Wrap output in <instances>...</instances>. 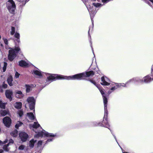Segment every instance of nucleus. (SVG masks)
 <instances>
[{"mask_svg": "<svg viewBox=\"0 0 153 153\" xmlns=\"http://www.w3.org/2000/svg\"><path fill=\"white\" fill-rule=\"evenodd\" d=\"M94 74V73L92 71L83 72L68 76L57 74H49L48 75L47 79L49 81H52L56 79H63L68 80H81L84 79L85 77L92 76Z\"/></svg>", "mask_w": 153, "mask_h": 153, "instance_id": "nucleus-1", "label": "nucleus"}, {"mask_svg": "<svg viewBox=\"0 0 153 153\" xmlns=\"http://www.w3.org/2000/svg\"><path fill=\"white\" fill-rule=\"evenodd\" d=\"M6 49L8 50L10 49L9 51V54L8 55V59L11 61L16 56L17 54L20 49L19 47H15L14 49L9 48L7 45H6L5 46Z\"/></svg>", "mask_w": 153, "mask_h": 153, "instance_id": "nucleus-2", "label": "nucleus"}, {"mask_svg": "<svg viewBox=\"0 0 153 153\" xmlns=\"http://www.w3.org/2000/svg\"><path fill=\"white\" fill-rule=\"evenodd\" d=\"M90 81L91 82L93 83L96 86L102 95L103 99L104 106H105V109L106 104L108 102L107 99L106 97V94H105V92L104 91L103 89L102 88H100L99 85H96V82L92 80H90Z\"/></svg>", "mask_w": 153, "mask_h": 153, "instance_id": "nucleus-3", "label": "nucleus"}, {"mask_svg": "<svg viewBox=\"0 0 153 153\" xmlns=\"http://www.w3.org/2000/svg\"><path fill=\"white\" fill-rule=\"evenodd\" d=\"M6 7L9 12L13 13L16 9V6L15 2L13 0H9L6 3Z\"/></svg>", "mask_w": 153, "mask_h": 153, "instance_id": "nucleus-4", "label": "nucleus"}, {"mask_svg": "<svg viewBox=\"0 0 153 153\" xmlns=\"http://www.w3.org/2000/svg\"><path fill=\"white\" fill-rule=\"evenodd\" d=\"M104 107H105L104 106ZM104 110H105V114L104 117V119L102 123H99L97 125H96L97 126H103L107 128H108L109 130H110V128H108L109 126L108 124V123L107 121V116L108 115V111L107 110V104H106V107H105H105H104Z\"/></svg>", "mask_w": 153, "mask_h": 153, "instance_id": "nucleus-5", "label": "nucleus"}, {"mask_svg": "<svg viewBox=\"0 0 153 153\" xmlns=\"http://www.w3.org/2000/svg\"><path fill=\"white\" fill-rule=\"evenodd\" d=\"M104 107H105L104 106ZM104 110H105V114L104 117V119L102 123H99L97 125H96L97 126H103L107 128H108L109 130H110V128H108L109 126L108 124V123L107 121V116L108 115V111L107 110V104H106V107H105H105H104Z\"/></svg>", "mask_w": 153, "mask_h": 153, "instance_id": "nucleus-6", "label": "nucleus"}, {"mask_svg": "<svg viewBox=\"0 0 153 153\" xmlns=\"http://www.w3.org/2000/svg\"><path fill=\"white\" fill-rule=\"evenodd\" d=\"M56 136V135L52 133H50L46 131L45 130H43L41 132H38V134L35 135L36 138L40 137L46 136L47 137H53Z\"/></svg>", "mask_w": 153, "mask_h": 153, "instance_id": "nucleus-7", "label": "nucleus"}, {"mask_svg": "<svg viewBox=\"0 0 153 153\" xmlns=\"http://www.w3.org/2000/svg\"><path fill=\"white\" fill-rule=\"evenodd\" d=\"M27 101L29 104L30 108L31 110L34 109L35 105V100L34 98L33 97H30L27 99Z\"/></svg>", "mask_w": 153, "mask_h": 153, "instance_id": "nucleus-8", "label": "nucleus"}, {"mask_svg": "<svg viewBox=\"0 0 153 153\" xmlns=\"http://www.w3.org/2000/svg\"><path fill=\"white\" fill-rule=\"evenodd\" d=\"M144 82L143 78L141 79L140 78H135L131 79H130L127 81L126 83L128 82L134 83H141Z\"/></svg>", "mask_w": 153, "mask_h": 153, "instance_id": "nucleus-9", "label": "nucleus"}, {"mask_svg": "<svg viewBox=\"0 0 153 153\" xmlns=\"http://www.w3.org/2000/svg\"><path fill=\"white\" fill-rule=\"evenodd\" d=\"M3 122L4 125L7 127H9L11 123V119L8 117H4L3 120Z\"/></svg>", "mask_w": 153, "mask_h": 153, "instance_id": "nucleus-10", "label": "nucleus"}, {"mask_svg": "<svg viewBox=\"0 0 153 153\" xmlns=\"http://www.w3.org/2000/svg\"><path fill=\"white\" fill-rule=\"evenodd\" d=\"M19 136L21 140L23 142L26 141L28 137V135L24 132L20 133Z\"/></svg>", "mask_w": 153, "mask_h": 153, "instance_id": "nucleus-11", "label": "nucleus"}, {"mask_svg": "<svg viewBox=\"0 0 153 153\" xmlns=\"http://www.w3.org/2000/svg\"><path fill=\"white\" fill-rule=\"evenodd\" d=\"M101 84L103 85H108L110 84L108 82L109 80L107 77L102 76L101 77Z\"/></svg>", "mask_w": 153, "mask_h": 153, "instance_id": "nucleus-12", "label": "nucleus"}, {"mask_svg": "<svg viewBox=\"0 0 153 153\" xmlns=\"http://www.w3.org/2000/svg\"><path fill=\"white\" fill-rule=\"evenodd\" d=\"M13 92L10 90H7L6 91L5 94L6 97L8 98L10 101L12 100V96L13 95Z\"/></svg>", "mask_w": 153, "mask_h": 153, "instance_id": "nucleus-13", "label": "nucleus"}, {"mask_svg": "<svg viewBox=\"0 0 153 153\" xmlns=\"http://www.w3.org/2000/svg\"><path fill=\"white\" fill-rule=\"evenodd\" d=\"M85 5L88 9V11L89 12V13L90 15L91 19L92 22L93 21V18L94 17V16L95 14V12L92 11L91 7H88V6H87L86 5Z\"/></svg>", "mask_w": 153, "mask_h": 153, "instance_id": "nucleus-14", "label": "nucleus"}, {"mask_svg": "<svg viewBox=\"0 0 153 153\" xmlns=\"http://www.w3.org/2000/svg\"><path fill=\"white\" fill-rule=\"evenodd\" d=\"M35 85L30 84V85H26L25 87L26 88V91L27 93L29 92L32 90L33 88L36 87Z\"/></svg>", "mask_w": 153, "mask_h": 153, "instance_id": "nucleus-15", "label": "nucleus"}, {"mask_svg": "<svg viewBox=\"0 0 153 153\" xmlns=\"http://www.w3.org/2000/svg\"><path fill=\"white\" fill-rule=\"evenodd\" d=\"M29 64V62H26L23 60H21L19 62V66L22 67H28Z\"/></svg>", "mask_w": 153, "mask_h": 153, "instance_id": "nucleus-16", "label": "nucleus"}, {"mask_svg": "<svg viewBox=\"0 0 153 153\" xmlns=\"http://www.w3.org/2000/svg\"><path fill=\"white\" fill-rule=\"evenodd\" d=\"M13 142L14 141L12 139H10L9 140V143L7 145H4L3 148L4 150L7 152L9 150V149L8 147V146L10 145V144L13 143Z\"/></svg>", "mask_w": 153, "mask_h": 153, "instance_id": "nucleus-17", "label": "nucleus"}, {"mask_svg": "<svg viewBox=\"0 0 153 153\" xmlns=\"http://www.w3.org/2000/svg\"><path fill=\"white\" fill-rule=\"evenodd\" d=\"M127 82H126V84H124V83H114V84L116 85V86L118 88H121L122 87H126V85L128 84H130V82H128V83H126Z\"/></svg>", "mask_w": 153, "mask_h": 153, "instance_id": "nucleus-18", "label": "nucleus"}, {"mask_svg": "<svg viewBox=\"0 0 153 153\" xmlns=\"http://www.w3.org/2000/svg\"><path fill=\"white\" fill-rule=\"evenodd\" d=\"M15 96L16 97L21 98L23 97L24 95L21 91H17L16 93Z\"/></svg>", "mask_w": 153, "mask_h": 153, "instance_id": "nucleus-19", "label": "nucleus"}, {"mask_svg": "<svg viewBox=\"0 0 153 153\" xmlns=\"http://www.w3.org/2000/svg\"><path fill=\"white\" fill-rule=\"evenodd\" d=\"M143 82L147 83L150 82L151 80V78L149 76H147L143 78Z\"/></svg>", "mask_w": 153, "mask_h": 153, "instance_id": "nucleus-20", "label": "nucleus"}, {"mask_svg": "<svg viewBox=\"0 0 153 153\" xmlns=\"http://www.w3.org/2000/svg\"><path fill=\"white\" fill-rule=\"evenodd\" d=\"M114 83L113 84V85L114 86L111 87L110 90L108 92V94H111L112 92L118 88L116 86V85H115Z\"/></svg>", "mask_w": 153, "mask_h": 153, "instance_id": "nucleus-21", "label": "nucleus"}, {"mask_svg": "<svg viewBox=\"0 0 153 153\" xmlns=\"http://www.w3.org/2000/svg\"><path fill=\"white\" fill-rule=\"evenodd\" d=\"M14 107L17 109H19L22 108V103L21 102H16L14 104Z\"/></svg>", "mask_w": 153, "mask_h": 153, "instance_id": "nucleus-22", "label": "nucleus"}, {"mask_svg": "<svg viewBox=\"0 0 153 153\" xmlns=\"http://www.w3.org/2000/svg\"><path fill=\"white\" fill-rule=\"evenodd\" d=\"M12 81L13 78L12 76H9L7 78V81L8 84L10 86H12L13 85L12 82Z\"/></svg>", "mask_w": 153, "mask_h": 153, "instance_id": "nucleus-23", "label": "nucleus"}, {"mask_svg": "<svg viewBox=\"0 0 153 153\" xmlns=\"http://www.w3.org/2000/svg\"><path fill=\"white\" fill-rule=\"evenodd\" d=\"M33 74L35 75L38 76H42V72L39 70H34L33 71Z\"/></svg>", "mask_w": 153, "mask_h": 153, "instance_id": "nucleus-24", "label": "nucleus"}, {"mask_svg": "<svg viewBox=\"0 0 153 153\" xmlns=\"http://www.w3.org/2000/svg\"><path fill=\"white\" fill-rule=\"evenodd\" d=\"M27 116L30 120H33L35 118V116L31 112L27 113Z\"/></svg>", "mask_w": 153, "mask_h": 153, "instance_id": "nucleus-25", "label": "nucleus"}, {"mask_svg": "<svg viewBox=\"0 0 153 153\" xmlns=\"http://www.w3.org/2000/svg\"><path fill=\"white\" fill-rule=\"evenodd\" d=\"M18 131L16 130H14L10 133V134L12 136L16 137L18 135Z\"/></svg>", "mask_w": 153, "mask_h": 153, "instance_id": "nucleus-26", "label": "nucleus"}, {"mask_svg": "<svg viewBox=\"0 0 153 153\" xmlns=\"http://www.w3.org/2000/svg\"><path fill=\"white\" fill-rule=\"evenodd\" d=\"M36 140H31L29 143V146L30 147L33 148L34 146V143L36 142Z\"/></svg>", "mask_w": 153, "mask_h": 153, "instance_id": "nucleus-27", "label": "nucleus"}, {"mask_svg": "<svg viewBox=\"0 0 153 153\" xmlns=\"http://www.w3.org/2000/svg\"><path fill=\"white\" fill-rule=\"evenodd\" d=\"M40 126V125L37 122H35L32 126L34 128H36Z\"/></svg>", "mask_w": 153, "mask_h": 153, "instance_id": "nucleus-28", "label": "nucleus"}, {"mask_svg": "<svg viewBox=\"0 0 153 153\" xmlns=\"http://www.w3.org/2000/svg\"><path fill=\"white\" fill-rule=\"evenodd\" d=\"M15 37L17 38L16 41L19 42L20 34L19 33H16L14 34Z\"/></svg>", "mask_w": 153, "mask_h": 153, "instance_id": "nucleus-29", "label": "nucleus"}, {"mask_svg": "<svg viewBox=\"0 0 153 153\" xmlns=\"http://www.w3.org/2000/svg\"><path fill=\"white\" fill-rule=\"evenodd\" d=\"M23 123L20 121H18L15 126V127L16 128L22 126L23 125Z\"/></svg>", "mask_w": 153, "mask_h": 153, "instance_id": "nucleus-30", "label": "nucleus"}, {"mask_svg": "<svg viewBox=\"0 0 153 153\" xmlns=\"http://www.w3.org/2000/svg\"><path fill=\"white\" fill-rule=\"evenodd\" d=\"M0 113L2 116H4L7 114V112L6 111L1 110L0 111Z\"/></svg>", "mask_w": 153, "mask_h": 153, "instance_id": "nucleus-31", "label": "nucleus"}, {"mask_svg": "<svg viewBox=\"0 0 153 153\" xmlns=\"http://www.w3.org/2000/svg\"><path fill=\"white\" fill-rule=\"evenodd\" d=\"M93 4L95 7H101L102 6V5L101 4L97 3H93Z\"/></svg>", "mask_w": 153, "mask_h": 153, "instance_id": "nucleus-32", "label": "nucleus"}, {"mask_svg": "<svg viewBox=\"0 0 153 153\" xmlns=\"http://www.w3.org/2000/svg\"><path fill=\"white\" fill-rule=\"evenodd\" d=\"M15 32V28L13 27H12L11 28V31H10V34L13 35Z\"/></svg>", "mask_w": 153, "mask_h": 153, "instance_id": "nucleus-33", "label": "nucleus"}, {"mask_svg": "<svg viewBox=\"0 0 153 153\" xmlns=\"http://www.w3.org/2000/svg\"><path fill=\"white\" fill-rule=\"evenodd\" d=\"M5 104L0 100V107L1 108H4L5 107Z\"/></svg>", "mask_w": 153, "mask_h": 153, "instance_id": "nucleus-34", "label": "nucleus"}, {"mask_svg": "<svg viewBox=\"0 0 153 153\" xmlns=\"http://www.w3.org/2000/svg\"><path fill=\"white\" fill-rule=\"evenodd\" d=\"M20 6H23L24 5L26 2L25 1V0H20Z\"/></svg>", "mask_w": 153, "mask_h": 153, "instance_id": "nucleus-35", "label": "nucleus"}, {"mask_svg": "<svg viewBox=\"0 0 153 153\" xmlns=\"http://www.w3.org/2000/svg\"><path fill=\"white\" fill-rule=\"evenodd\" d=\"M7 65V63L6 62H4V67H3V72H5V71L6 69Z\"/></svg>", "mask_w": 153, "mask_h": 153, "instance_id": "nucleus-36", "label": "nucleus"}, {"mask_svg": "<svg viewBox=\"0 0 153 153\" xmlns=\"http://www.w3.org/2000/svg\"><path fill=\"white\" fill-rule=\"evenodd\" d=\"M18 114L20 117H21L23 114V112L21 110H19L18 112Z\"/></svg>", "mask_w": 153, "mask_h": 153, "instance_id": "nucleus-37", "label": "nucleus"}, {"mask_svg": "<svg viewBox=\"0 0 153 153\" xmlns=\"http://www.w3.org/2000/svg\"><path fill=\"white\" fill-rule=\"evenodd\" d=\"M25 146L24 145H21L18 148V149L19 150H22L25 148Z\"/></svg>", "mask_w": 153, "mask_h": 153, "instance_id": "nucleus-38", "label": "nucleus"}, {"mask_svg": "<svg viewBox=\"0 0 153 153\" xmlns=\"http://www.w3.org/2000/svg\"><path fill=\"white\" fill-rule=\"evenodd\" d=\"M3 39L4 43L6 44V45H7L8 44V40L6 39L5 38H3Z\"/></svg>", "mask_w": 153, "mask_h": 153, "instance_id": "nucleus-39", "label": "nucleus"}, {"mask_svg": "<svg viewBox=\"0 0 153 153\" xmlns=\"http://www.w3.org/2000/svg\"><path fill=\"white\" fill-rule=\"evenodd\" d=\"M42 143V141L41 140L39 141L38 143V146H41Z\"/></svg>", "mask_w": 153, "mask_h": 153, "instance_id": "nucleus-40", "label": "nucleus"}, {"mask_svg": "<svg viewBox=\"0 0 153 153\" xmlns=\"http://www.w3.org/2000/svg\"><path fill=\"white\" fill-rule=\"evenodd\" d=\"M19 75L20 74L18 73V72H16L15 76L16 78H18L19 77Z\"/></svg>", "mask_w": 153, "mask_h": 153, "instance_id": "nucleus-41", "label": "nucleus"}, {"mask_svg": "<svg viewBox=\"0 0 153 153\" xmlns=\"http://www.w3.org/2000/svg\"><path fill=\"white\" fill-rule=\"evenodd\" d=\"M7 84L5 83L4 82H3V87L4 88H6L7 87Z\"/></svg>", "mask_w": 153, "mask_h": 153, "instance_id": "nucleus-42", "label": "nucleus"}, {"mask_svg": "<svg viewBox=\"0 0 153 153\" xmlns=\"http://www.w3.org/2000/svg\"><path fill=\"white\" fill-rule=\"evenodd\" d=\"M7 142V140H5L4 141V142L3 143L0 140V145H2L4 143H5Z\"/></svg>", "mask_w": 153, "mask_h": 153, "instance_id": "nucleus-43", "label": "nucleus"}, {"mask_svg": "<svg viewBox=\"0 0 153 153\" xmlns=\"http://www.w3.org/2000/svg\"><path fill=\"white\" fill-rule=\"evenodd\" d=\"M53 140V138L49 139L47 140L46 141V142L47 143H48L50 141H52Z\"/></svg>", "mask_w": 153, "mask_h": 153, "instance_id": "nucleus-44", "label": "nucleus"}, {"mask_svg": "<svg viewBox=\"0 0 153 153\" xmlns=\"http://www.w3.org/2000/svg\"><path fill=\"white\" fill-rule=\"evenodd\" d=\"M3 151L2 149H0V153H3Z\"/></svg>", "mask_w": 153, "mask_h": 153, "instance_id": "nucleus-45", "label": "nucleus"}, {"mask_svg": "<svg viewBox=\"0 0 153 153\" xmlns=\"http://www.w3.org/2000/svg\"><path fill=\"white\" fill-rule=\"evenodd\" d=\"M113 136H114V138L117 141V140H116V137L113 134ZM116 141L117 142V141Z\"/></svg>", "mask_w": 153, "mask_h": 153, "instance_id": "nucleus-46", "label": "nucleus"}, {"mask_svg": "<svg viewBox=\"0 0 153 153\" xmlns=\"http://www.w3.org/2000/svg\"><path fill=\"white\" fill-rule=\"evenodd\" d=\"M149 0L153 4V0Z\"/></svg>", "mask_w": 153, "mask_h": 153, "instance_id": "nucleus-47", "label": "nucleus"}, {"mask_svg": "<svg viewBox=\"0 0 153 153\" xmlns=\"http://www.w3.org/2000/svg\"><path fill=\"white\" fill-rule=\"evenodd\" d=\"M147 3L149 4V5H150V4H149V1H147Z\"/></svg>", "mask_w": 153, "mask_h": 153, "instance_id": "nucleus-48", "label": "nucleus"}, {"mask_svg": "<svg viewBox=\"0 0 153 153\" xmlns=\"http://www.w3.org/2000/svg\"><path fill=\"white\" fill-rule=\"evenodd\" d=\"M123 153H128L127 152H123Z\"/></svg>", "mask_w": 153, "mask_h": 153, "instance_id": "nucleus-49", "label": "nucleus"}, {"mask_svg": "<svg viewBox=\"0 0 153 153\" xmlns=\"http://www.w3.org/2000/svg\"><path fill=\"white\" fill-rule=\"evenodd\" d=\"M110 131H111V133H112V132L111 131V130H110Z\"/></svg>", "mask_w": 153, "mask_h": 153, "instance_id": "nucleus-50", "label": "nucleus"}, {"mask_svg": "<svg viewBox=\"0 0 153 153\" xmlns=\"http://www.w3.org/2000/svg\"><path fill=\"white\" fill-rule=\"evenodd\" d=\"M27 0H26V1H27Z\"/></svg>", "mask_w": 153, "mask_h": 153, "instance_id": "nucleus-51", "label": "nucleus"}]
</instances>
